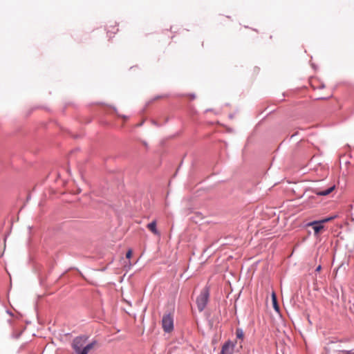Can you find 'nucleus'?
Wrapping results in <instances>:
<instances>
[{
    "label": "nucleus",
    "mask_w": 354,
    "mask_h": 354,
    "mask_svg": "<svg viewBox=\"0 0 354 354\" xmlns=\"http://www.w3.org/2000/svg\"><path fill=\"white\" fill-rule=\"evenodd\" d=\"M209 290L207 288H205L201 292V294L196 299V304L198 309L200 312L203 311L209 299Z\"/></svg>",
    "instance_id": "obj_1"
},
{
    "label": "nucleus",
    "mask_w": 354,
    "mask_h": 354,
    "mask_svg": "<svg viewBox=\"0 0 354 354\" xmlns=\"http://www.w3.org/2000/svg\"><path fill=\"white\" fill-rule=\"evenodd\" d=\"M162 326L165 332L169 333L174 328V320L171 314L165 315L162 319Z\"/></svg>",
    "instance_id": "obj_2"
},
{
    "label": "nucleus",
    "mask_w": 354,
    "mask_h": 354,
    "mask_svg": "<svg viewBox=\"0 0 354 354\" xmlns=\"http://www.w3.org/2000/svg\"><path fill=\"white\" fill-rule=\"evenodd\" d=\"M86 341V338L84 337H77L74 339L73 342V348L75 350V353L77 354L80 352V350L83 347L84 344Z\"/></svg>",
    "instance_id": "obj_3"
},
{
    "label": "nucleus",
    "mask_w": 354,
    "mask_h": 354,
    "mask_svg": "<svg viewBox=\"0 0 354 354\" xmlns=\"http://www.w3.org/2000/svg\"><path fill=\"white\" fill-rule=\"evenodd\" d=\"M235 348V343L227 341L221 348L220 354H233Z\"/></svg>",
    "instance_id": "obj_4"
},
{
    "label": "nucleus",
    "mask_w": 354,
    "mask_h": 354,
    "mask_svg": "<svg viewBox=\"0 0 354 354\" xmlns=\"http://www.w3.org/2000/svg\"><path fill=\"white\" fill-rule=\"evenodd\" d=\"M308 225L313 227L315 234H318L324 228L323 223L320 221L310 222Z\"/></svg>",
    "instance_id": "obj_5"
},
{
    "label": "nucleus",
    "mask_w": 354,
    "mask_h": 354,
    "mask_svg": "<svg viewBox=\"0 0 354 354\" xmlns=\"http://www.w3.org/2000/svg\"><path fill=\"white\" fill-rule=\"evenodd\" d=\"M335 186L333 185L323 191H321L319 189H315L313 192L315 194L318 196H326L330 194L335 189Z\"/></svg>",
    "instance_id": "obj_6"
},
{
    "label": "nucleus",
    "mask_w": 354,
    "mask_h": 354,
    "mask_svg": "<svg viewBox=\"0 0 354 354\" xmlns=\"http://www.w3.org/2000/svg\"><path fill=\"white\" fill-rule=\"evenodd\" d=\"M156 221H153L151 223L147 225V229L151 231L153 234L160 236V232L156 228Z\"/></svg>",
    "instance_id": "obj_7"
},
{
    "label": "nucleus",
    "mask_w": 354,
    "mask_h": 354,
    "mask_svg": "<svg viewBox=\"0 0 354 354\" xmlns=\"http://www.w3.org/2000/svg\"><path fill=\"white\" fill-rule=\"evenodd\" d=\"M96 344V342H93L88 344H87L86 346L82 347L80 350V352H79L77 354H88V353L94 348L95 345Z\"/></svg>",
    "instance_id": "obj_8"
},
{
    "label": "nucleus",
    "mask_w": 354,
    "mask_h": 354,
    "mask_svg": "<svg viewBox=\"0 0 354 354\" xmlns=\"http://www.w3.org/2000/svg\"><path fill=\"white\" fill-rule=\"evenodd\" d=\"M118 31V28H117L116 26L115 25H111L109 27L108 30H107V35L109 37H113V35L115 34H116Z\"/></svg>",
    "instance_id": "obj_9"
},
{
    "label": "nucleus",
    "mask_w": 354,
    "mask_h": 354,
    "mask_svg": "<svg viewBox=\"0 0 354 354\" xmlns=\"http://www.w3.org/2000/svg\"><path fill=\"white\" fill-rule=\"evenodd\" d=\"M272 301L273 308H274V310L278 312L279 310V307L277 304L276 294L274 292L272 293Z\"/></svg>",
    "instance_id": "obj_10"
},
{
    "label": "nucleus",
    "mask_w": 354,
    "mask_h": 354,
    "mask_svg": "<svg viewBox=\"0 0 354 354\" xmlns=\"http://www.w3.org/2000/svg\"><path fill=\"white\" fill-rule=\"evenodd\" d=\"M236 335L237 338L243 339L244 336L243 330L240 328L236 329Z\"/></svg>",
    "instance_id": "obj_11"
},
{
    "label": "nucleus",
    "mask_w": 354,
    "mask_h": 354,
    "mask_svg": "<svg viewBox=\"0 0 354 354\" xmlns=\"http://www.w3.org/2000/svg\"><path fill=\"white\" fill-rule=\"evenodd\" d=\"M132 254H133V251H132V250H131V249H129V250L127 251V254H126V257H127V259H130V258L131 257V256H132Z\"/></svg>",
    "instance_id": "obj_12"
},
{
    "label": "nucleus",
    "mask_w": 354,
    "mask_h": 354,
    "mask_svg": "<svg viewBox=\"0 0 354 354\" xmlns=\"http://www.w3.org/2000/svg\"><path fill=\"white\" fill-rule=\"evenodd\" d=\"M333 218V217H328V218H324V219L320 220V221H321L322 223H326V222H328V221H331Z\"/></svg>",
    "instance_id": "obj_13"
},
{
    "label": "nucleus",
    "mask_w": 354,
    "mask_h": 354,
    "mask_svg": "<svg viewBox=\"0 0 354 354\" xmlns=\"http://www.w3.org/2000/svg\"><path fill=\"white\" fill-rule=\"evenodd\" d=\"M320 270H321V266H319L316 268V271H317V272H319V271H320Z\"/></svg>",
    "instance_id": "obj_14"
},
{
    "label": "nucleus",
    "mask_w": 354,
    "mask_h": 354,
    "mask_svg": "<svg viewBox=\"0 0 354 354\" xmlns=\"http://www.w3.org/2000/svg\"><path fill=\"white\" fill-rule=\"evenodd\" d=\"M162 97H163V96H157L155 99L158 100V99H160V98H162Z\"/></svg>",
    "instance_id": "obj_15"
}]
</instances>
